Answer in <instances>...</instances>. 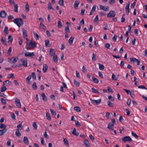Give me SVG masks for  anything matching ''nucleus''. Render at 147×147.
Returning a JSON list of instances; mask_svg holds the SVG:
<instances>
[{"label": "nucleus", "instance_id": "423d86ee", "mask_svg": "<svg viewBox=\"0 0 147 147\" xmlns=\"http://www.w3.org/2000/svg\"><path fill=\"white\" fill-rule=\"evenodd\" d=\"M115 15L116 14L115 12L114 11L111 10L107 14V16L108 18H113L114 17Z\"/></svg>", "mask_w": 147, "mask_h": 147}, {"label": "nucleus", "instance_id": "c756f323", "mask_svg": "<svg viewBox=\"0 0 147 147\" xmlns=\"http://www.w3.org/2000/svg\"><path fill=\"white\" fill-rule=\"evenodd\" d=\"M92 80L93 82L95 83H98V80L94 76H92Z\"/></svg>", "mask_w": 147, "mask_h": 147}, {"label": "nucleus", "instance_id": "5701e85b", "mask_svg": "<svg viewBox=\"0 0 147 147\" xmlns=\"http://www.w3.org/2000/svg\"><path fill=\"white\" fill-rule=\"evenodd\" d=\"M79 2L78 1H76L74 5V7L75 9H77L79 4Z\"/></svg>", "mask_w": 147, "mask_h": 147}, {"label": "nucleus", "instance_id": "c03bdc74", "mask_svg": "<svg viewBox=\"0 0 147 147\" xmlns=\"http://www.w3.org/2000/svg\"><path fill=\"white\" fill-rule=\"evenodd\" d=\"M94 21L95 23H98V22H99V20H98V15H97L96 16L95 19L94 20Z\"/></svg>", "mask_w": 147, "mask_h": 147}, {"label": "nucleus", "instance_id": "ea45409f", "mask_svg": "<svg viewBox=\"0 0 147 147\" xmlns=\"http://www.w3.org/2000/svg\"><path fill=\"white\" fill-rule=\"evenodd\" d=\"M74 84L77 86H80V83L79 82L77 81L76 80H74Z\"/></svg>", "mask_w": 147, "mask_h": 147}, {"label": "nucleus", "instance_id": "4be33fe9", "mask_svg": "<svg viewBox=\"0 0 147 147\" xmlns=\"http://www.w3.org/2000/svg\"><path fill=\"white\" fill-rule=\"evenodd\" d=\"M84 143L86 146L88 147L90 146L89 142L87 140H86L84 141Z\"/></svg>", "mask_w": 147, "mask_h": 147}, {"label": "nucleus", "instance_id": "58836bf2", "mask_svg": "<svg viewBox=\"0 0 147 147\" xmlns=\"http://www.w3.org/2000/svg\"><path fill=\"white\" fill-rule=\"evenodd\" d=\"M13 5L14 7V11L16 12H18V6L17 5H15V3H14Z\"/></svg>", "mask_w": 147, "mask_h": 147}, {"label": "nucleus", "instance_id": "bf43d9fd", "mask_svg": "<svg viewBox=\"0 0 147 147\" xmlns=\"http://www.w3.org/2000/svg\"><path fill=\"white\" fill-rule=\"evenodd\" d=\"M34 37L36 38V40H38L39 39V37L38 35L35 33L34 32Z\"/></svg>", "mask_w": 147, "mask_h": 147}, {"label": "nucleus", "instance_id": "2f4dec72", "mask_svg": "<svg viewBox=\"0 0 147 147\" xmlns=\"http://www.w3.org/2000/svg\"><path fill=\"white\" fill-rule=\"evenodd\" d=\"M8 28V27L7 26H6L4 30V33L6 35L8 34L9 33Z\"/></svg>", "mask_w": 147, "mask_h": 147}, {"label": "nucleus", "instance_id": "f257e3e1", "mask_svg": "<svg viewBox=\"0 0 147 147\" xmlns=\"http://www.w3.org/2000/svg\"><path fill=\"white\" fill-rule=\"evenodd\" d=\"M26 48L27 50L31 49L34 47H36L37 43L35 42H32L28 38L26 39Z\"/></svg>", "mask_w": 147, "mask_h": 147}, {"label": "nucleus", "instance_id": "e2e57ef3", "mask_svg": "<svg viewBox=\"0 0 147 147\" xmlns=\"http://www.w3.org/2000/svg\"><path fill=\"white\" fill-rule=\"evenodd\" d=\"M11 117L12 119H13L14 120H15L16 119V118L15 115L14 113H13L11 115Z\"/></svg>", "mask_w": 147, "mask_h": 147}, {"label": "nucleus", "instance_id": "052dcab7", "mask_svg": "<svg viewBox=\"0 0 147 147\" xmlns=\"http://www.w3.org/2000/svg\"><path fill=\"white\" fill-rule=\"evenodd\" d=\"M107 88H108L107 90L108 92H109L112 93H113V91L112 89L110 87H108Z\"/></svg>", "mask_w": 147, "mask_h": 147}, {"label": "nucleus", "instance_id": "3c124183", "mask_svg": "<svg viewBox=\"0 0 147 147\" xmlns=\"http://www.w3.org/2000/svg\"><path fill=\"white\" fill-rule=\"evenodd\" d=\"M31 74L32 78L36 80V75H35V73L32 72V73Z\"/></svg>", "mask_w": 147, "mask_h": 147}, {"label": "nucleus", "instance_id": "69168bd1", "mask_svg": "<svg viewBox=\"0 0 147 147\" xmlns=\"http://www.w3.org/2000/svg\"><path fill=\"white\" fill-rule=\"evenodd\" d=\"M136 3L135 2H134L131 5V7L132 8H133L135 5H136Z\"/></svg>", "mask_w": 147, "mask_h": 147}, {"label": "nucleus", "instance_id": "7ed1b4c3", "mask_svg": "<svg viewBox=\"0 0 147 147\" xmlns=\"http://www.w3.org/2000/svg\"><path fill=\"white\" fill-rule=\"evenodd\" d=\"M43 21V20H42L41 21V22H40V24L39 26V29L42 31H45L46 29V27L45 26L44 24H43L42 23Z\"/></svg>", "mask_w": 147, "mask_h": 147}, {"label": "nucleus", "instance_id": "1a4fd4ad", "mask_svg": "<svg viewBox=\"0 0 147 147\" xmlns=\"http://www.w3.org/2000/svg\"><path fill=\"white\" fill-rule=\"evenodd\" d=\"M15 102L17 107L19 108L21 107V104L19 100L17 98H16L15 99Z\"/></svg>", "mask_w": 147, "mask_h": 147}, {"label": "nucleus", "instance_id": "ddd939ff", "mask_svg": "<svg viewBox=\"0 0 147 147\" xmlns=\"http://www.w3.org/2000/svg\"><path fill=\"white\" fill-rule=\"evenodd\" d=\"M35 55L34 53L27 52L25 54V56L26 57H31Z\"/></svg>", "mask_w": 147, "mask_h": 147}, {"label": "nucleus", "instance_id": "864d4df0", "mask_svg": "<svg viewBox=\"0 0 147 147\" xmlns=\"http://www.w3.org/2000/svg\"><path fill=\"white\" fill-rule=\"evenodd\" d=\"M92 60L93 61H96V55L94 54H92Z\"/></svg>", "mask_w": 147, "mask_h": 147}, {"label": "nucleus", "instance_id": "e433bc0d", "mask_svg": "<svg viewBox=\"0 0 147 147\" xmlns=\"http://www.w3.org/2000/svg\"><path fill=\"white\" fill-rule=\"evenodd\" d=\"M107 104L109 106L111 107H113V105L110 101H108L107 102Z\"/></svg>", "mask_w": 147, "mask_h": 147}, {"label": "nucleus", "instance_id": "412c9836", "mask_svg": "<svg viewBox=\"0 0 147 147\" xmlns=\"http://www.w3.org/2000/svg\"><path fill=\"white\" fill-rule=\"evenodd\" d=\"M54 50L52 48L49 51V55L52 57L55 55V53L53 52Z\"/></svg>", "mask_w": 147, "mask_h": 147}, {"label": "nucleus", "instance_id": "09e8293b", "mask_svg": "<svg viewBox=\"0 0 147 147\" xmlns=\"http://www.w3.org/2000/svg\"><path fill=\"white\" fill-rule=\"evenodd\" d=\"M131 134L133 136L136 138H138L139 137L136 134V133L133 131H132Z\"/></svg>", "mask_w": 147, "mask_h": 147}, {"label": "nucleus", "instance_id": "393cba45", "mask_svg": "<svg viewBox=\"0 0 147 147\" xmlns=\"http://www.w3.org/2000/svg\"><path fill=\"white\" fill-rule=\"evenodd\" d=\"M48 8L50 10H54V8L52 7L51 3L50 2H49L48 3Z\"/></svg>", "mask_w": 147, "mask_h": 147}, {"label": "nucleus", "instance_id": "79ce46f5", "mask_svg": "<svg viewBox=\"0 0 147 147\" xmlns=\"http://www.w3.org/2000/svg\"><path fill=\"white\" fill-rule=\"evenodd\" d=\"M112 79L113 80H117V78L115 74H113L112 76Z\"/></svg>", "mask_w": 147, "mask_h": 147}, {"label": "nucleus", "instance_id": "f3484780", "mask_svg": "<svg viewBox=\"0 0 147 147\" xmlns=\"http://www.w3.org/2000/svg\"><path fill=\"white\" fill-rule=\"evenodd\" d=\"M42 99L45 102L47 101V98L45 95L44 93H42L41 94Z\"/></svg>", "mask_w": 147, "mask_h": 147}, {"label": "nucleus", "instance_id": "dca6fc26", "mask_svg": "<svg viewBox=\"0 0 147 147\" xmlns=\"http://www.w3.org/2000/svg\"><path fill=\"white\" fill-rule=\"evenodd\" d=\"M48 68V67L47 64H43V71L44 72H46Z\"/></svg>", "mask_w": 147, "mask_h": 147}, {"label": "nucleus", "instance_id": "b1692460", "mask_svg": "<svg viewBox=\"0 0 147 147\" xmlns=\"http://www.w3.org/2000/svg\"><path fill=\"white\" fill-rule=\"evenodd\" d=\"M25 9L26 11L28 12L29 11V7L27 2H26Z\"/></svg>", "mask_w": 147, "mask_h": 147}, {"label": "nucleus", "instance_id": "aec40b11", "mask_svg": "<svg viewBox=\"0 0 147 147\" xmlns=\"http://www.w3.org/2000/svg\"><path fill=\"white\" fill-rule=\"evenodd\" d=\"M16 134L17 137H20L21 136V134L20 132V131L18 129H16Z\"/></svg>", "mask_w": 147, "mask_h": 147}, {"label": "nucleus", "instance_id": "13d9d810", "mask_svg": "<svg viewBox=\"0 0 147 147\" xmlns=\"http://www.w3.org/2000/svg\"><path fill=\"white\" fill-rule=\"evenodd\" d=\"M108 98L109 100H111L112 101H114V98L112 97L111 95L109 96L108 97Z\"/></svg>", "mask_w": 147, "mask_h": 147}, {"label": "nucleus", "instance_id": "a19ab883", "mask_svg": "<svg viewBox=\"0 0 147 147\" xmlns=\"http://www.w3.org/2000/svg\"><path fill=\"white\" fill-rule=\"evenodd\" d=\"M57 24V26L58 27L60 28L62 26V24L61 22L60 19H59V20L58 21Z\"/></svg>", "mask_w": 147, "mask_h": 147}, {"label": "nucleus", "instance_id": "473e14b6", "mask_svg": "<svg viewBox=\"0 0 147 147\" xmlns=\"http://www.w3.org/2000/svg\"><path fill=\"white\" fill-rule=\"evenodd\" d=\"M33 89L34 90H36L37 89V86L36 83L35 82H34L32 85Z\"/></svg>", "mask_w": 147, "mask_h": 147}, {"label": "nucleus", "instance_id": "4468645a", "mask_svg": "<svg viewBox=\"0 0 147 147\" xmlns=\"http://www.w3.org/2000/svg\"><path fill=\"white\" fill-rule=\"evenodd\" d=\"M23 141L24 143L27 145H28L29 144V140L28 139V138L26 137H24V138L23 139Z\"/></svg>", "mask_w": 147, "mask_h": 147}, {"label": "nucleus", "instance_id": "2eb2a0df", "mask_svg": "<svg viewBox=\"0 0 147 147\" xmlns=\"http://www.w3.org/2000/svg\"><path fill=\"white\" fill-rule=\"evenodd\" d=\"M7 131V129H3L0 130V136H2Z\"/></svg>", "mask_w": 147, "mask_h": 147}, {"label": "nucleus", "instance_id": "8fccbe9b", "mask_svg": "<svg viewBox=\"0 0 147 147\" xmlns=\"http://www.w3.org/2000/svg\"><path fill=\"white\" fill-rule=\"evenodd\" d=\"M7 89V88L6 87L3 86L1 88V91L2 92H3L5 91Z\"/></svg>", "mask_w": 147, "mask_h": 147}, {"label": "nucleus", "instance_id": "a211bd4d", "mask_svg": "<svg viewBox=\"0 0 147 147\" xmlns=\"http://www.w3.org/2000/svg\"><path fill=\"white\" fill-rule=\"evenodd\" d=\"M53 60L54 62L55 63H57L58 62V59L57 56V55H54L53 57Z\"/></svg>", "mask_w": 147, "mask_h": 147}, {"label": "nucleus", "instance_id": "6ab92c4d", "mask_svg": "<svg viewBox=\"0 0 147 147\" xmlns=\"http://www.w3.org/2000/svg\"><path fill=\"white\" fill-rule=\"evenodd\" d=\"M72 133L74 135L76 136H78L79 135V133L76 131L75 128H74L73 129V130L72 132Z\"/></svg>", "mask_w": 147, "mask_h": 147}, {"label": "nucleus", "instance_id": "0eeeda50", "mask_svg": "<svg viewBox=\"0 0 147 147\" xmlns=\"http://www.w3.org/2000/svg\"><path fill=\"white\" fill-rule=\"evenodd\" d=\"M92 103L94 105H98L101 103V99H99L98 100H93L92 99H90Z\"/></svg>", "mask_w": 147, "mask_h": 147}, {"label": "nucleus", "instance_id": "cd10ccee", "mask_svg": "<svg viewBox=\"0 0 147 147\" xmlns=\"http://www.w3.org/2000/svg\"><path fill=\"white\" fill-rule=\"evenodd\" d=\"M92 92L95 94H99V92L97 89L94 88H92Z\"/></svg>", "mask_w": 147, "mask_h": 147}, {"label": "nucleus", "instance_id": "9d476101", "mask_svg": "<svg viewBox=\"0 0 147 147\" xmlns=\"http://www.w3.org/2000/svg\"><path fill=\"white\" fill-rule=\"evenodd\" d=\"M130 4V2H128V3H127L126 6L125 7V11L126 14L128 15L129 13V5Z\"/></svg>", "mask_w": 147, "mask_h": 147}, {"label": "nucleus", "instance_id": "7c9ffc66", "mask_svg": "<svg viewBox=\"0 0 147 147\" xmlns=\"http://www.w3.org/2000/svg\"><path fill=\"white\" fill-rule=\"evenodd\" d=\"M46 117L48 120H51V115H50L49 113L48 112L46 113Z\"/></svg>", "mask_w": 147, "mask_h": 147}, {"label": "nucleus", "instance_id": "c9c22d12", "mask_svg": "<svg viewBox=\"0 0 147 147\" xmlns=\"http://www.w3.org/2000/svg\"><path fill=\"white\" fill-rule=\"evenodd\" d=\"M74 38L73 37H71L69 39L68 41V42L70 45H71L72 44L73 40V39H74Z\"/></svg>", "mask_w": 147, "mask_h": 147}, {"label": "nucleus", "instance_id": "de8ad7c7", "mask_svg": "<svg viewBox=\"0 0 147 147\" xmlns=\"http://www.w3.org/2000/svg\"><path fill=\"white\" fill-rule=\"evenodd\" d=\"M31 76L30 75L26 79V81L27 83H28L29 81L31 79Z\"/></svg>", "mask_w": 147, "mask_h": 147}, {"label": "nucleus", "instance_id": "680f3d73", "mask_svg": "<svg viewBox=\"0 0 147 147\" xmlns=\"http://www.w3.org/2000/svg\"><path fill=\"white\" fill-rule=\"evenodd\" d=\"M44 137L45 138H46L47 139L49 138V136L47 135V132L46 131L44 134Z\"/></svg>", "mask_w": 147, "mask_h": 147}, {"label": "nucleus", "instance_id": "774afa93", "mask_svg": "<svg viewBox=\"0 0 147 147\" xmlns=\"http://www.w3.org/2000/svg\"><path fill=\"white\" fill-rule=\"evenodd\" d=\"M131 102V100L130 99H128L127 101V105L129 106H130V104Z\"/></svg>", "mask_w": 147, "mask_h": 147}, {"label": "nucleus", "instance_id": "6e6d98bb", "mask_svg": "<svg viewBox=\"0 0 147 147\" xmlns=\"http://www.w3.org/2000/svg\"><path fill=\"white\" fill-rule=\"evenodd\" d=\"M138 88H140L145 89L147 90V88L144 86L143 85H142L138 86Z\"/></svg>", "mask_w": 147, "mask_h": 147}, {"label": "nucleus", "instance_id": "a18cd8bd", "mask_svg": "<svg viewBox=\"0 0 147 147\" xmlns=\"http://www.w3.org/2000/svg\"><path fill=\"white\" fill-rule=\"evenodd\" d=\"M75 123L77 127H79L81 126L80 123L78 121H75Z\"/></svg>", "mask_w": 147, "mask_h": 147}, {"label": "nucleus", "instance_id": "f704fd0d", "mask_svg": "<svg viewBox=\"0 0 147 147\" xmlns=\"http://www.w3.org/2000/svg\"><path fill=\"white\" fill-rule=\"evenodd\" d=\"M8 42H11L13 40V38H12V36L11 35H9L8 37Z\"/></svg>", "mask_w": 147, "mask_h": 147}, {"label": "nucleus", "instance_id": "f8f14e48", "mask_svg": "<svg viewBox=\"0 0 147 147\" xmlns=\"http://www.w3.org/2000/svg\"><path fill=\"white\" fill-rule=\"evenodd\" d=\"M7 15V14L5 11H2L0 12V16L1 18H5Z\"/></svg>", "mask_w": 147, "mask_h": 147}, {"label": "nucleus", "instance_id": "bb28decb", "mask_svg": "<svg viewBox=\"0 0 147 147\" xmlns=\"http://www.w3.org/2000/svg\"><path fill=\"white\" fill-rule=\"evenodd\" d=\"M7 126L5 124L3 123H1L0 124V128L3 129H6Z\"/></svg>", "mask_w": 147, "mask_h": 147}, {"label": "nucleus", "instance_id": "6e6552de", "mask_svg": "<svg viewBox=\"0 0 147 147\" xmlns=\"http://www.w3.org/2000/svg\"><path fill=\"white\" fill-rule=\"evenodd\" d=\"M130 61L131 62H133L134 63H137V65H140V61L138 59H136V58H130Z\"/></svg>", "mask_w": 147, "mask_h": 147}, {"label": "nucleus", "instance_id": "4c0bfd02", "mask_svg": "<svg viewBox=\"0 0 147 147\" xmlns=\"http://www.w3.org/2000/svg\"><path fill=\"white\" fill-rule=\"evenodd\" d=\"M5 38L4 39H3V38L2 37L1 38V42L2 43L4 44L5 45L7 46V43L5 42Z\"/></svg>", "mask_w": 147, "mask_h": 147}, {"label": "nucleus", "instance_id": "72a5a7b5", "mask_svg": "<svg viewBox=\"0 0 147 147\" xmlns=\"http://www.w3.org/2000/svg\"><path fill=\"white\" fill-rule=\"evenodd\" d=\"M63 142H64V144L66 146H69V143L68 142L67 139L65 138L63 140Z\"/></svg>", "mask_w": 147, "mask_h": 147}, {"label": "nucleus", "instance_id": "603ef678", "mask_svg": "<svg viewBox=\"0 0 147 147\" xmlns=\"http://www.w3.org/2000/svg\"><path fill=\"white\" fill-rule=\"evenodd\" d=\"M59 4L60 5L63 6L64 5L63 0H59Z\"/></svg>", "mask_w": 147, "mask_h": 147}, {"label": "nucleus", "instance_id": "39448f33", "mask_svg": "<svg viewBox=\"0 0 147 147\" xmlns=\"http://www.w3.org/2000/svg\"><path fill=\"white\" fill-rule=\"evenodd\" d=\"M122 140L124 142H130L132 141L131 138L129 136H126L123 137Z\"/></svg>", "mask_w": 147, "mask_h": 147}, {"label": "nucleus", "instance_id": "9b49d317", "mask_svg": "<svg viewBox=\"0 0 147 147\" xmlns=\"http://www.w3.org/2000/svg\"><path fill=\"white\" fill-rule=\"evenodd\" d=\"M23 30V36L24 37V38L26 39H26L28 38H27L28 35L27 34V31L25 29H24V28L22 29Z\"/></svg>", "mask_w": 147, "mask_h": 147}, {"label": "nucleus", "instance_id": "c85d7f7f", "mask_svg": "<svg viewBox=\"0 0 147 147\" xmlns=\"http://www.w3.org/2000/svg\"><path fill=\"white\" fill-rule=\"evenodd\" d=\"M74 110L76 111L77 112H80L81 111V108L78 107H74Z\"/></svg>", "mask_w": 147, "mask_h": 147}, {"label": "nucleus", "instance_id": "4d7b16f0", "mask_svg": "<svg viewBox=\"0 0 147 147\" xmlns=\"http://www.w3.org/2000/svg\"><path fill=\"white\" fill-rule=\"evenodd\" d=\"M1 101L2 104H6V100L3 98H1Z\"/></svg>", "mask_w": 147, "mask_h": 147}, {"label": "nucleus", "instance_id": "37998d69", "mask_svg": "<svg viewBox=\"0 0 147 147\" xmlns=\"http://www.w3.org/2000/svg\"><path fill=\"white\" fill-rule=\"evenodd\" d=\"M65 30L66 33H69L70 32L69 26H67V27L65 28Z\"/></svg>", "mask_w": 147, "mask_h": 147}, {"label": "nucleus", "instance_id": "5fc2aeb1", "mask_svg": "<svg viewBox=\"0 0 147 147\" xmlns=\"http://www.w3.org/2000/svg\"><path fill=\"white\" fill-rule=\"evenodd\" d=\"M33 126L34 127V129L35 130H36L37 129L38 126L36 122H34V124L33 125Z\"/></svg>", "mask_w": 147, "mask_h": 147}, {"label": "nucleus", "instance_id": "f03ea898", "mask_svg": "<svg viewBox=\"0 0 147 147\" xmlns=\"http://www.w3.org/2000/svg\"><path fill=\"white\" fill-rule=\"evenodd\" d=\"M13 22L19 28L24 24L21 18H16L13 20Z\"/></svg>", "mask_w": 147, "mask_h": 147}, {"label": "nucleus", "instance_id": "a878e982", "mask_svg": "<svg viewBox=\"0 0 147 147\" xmlns=\"http://www.w3.org/2000/svg\"><path fill=\"white\" fill-rule=\"evenodd\" d=\"M98 65L99 67V69H100L102 70L104 69V67L103 65L99 63H98Z\"/></svg>", "mask_w": 147, "mask_h": 147}, {"label": "nucleus", "instance_id": "20e7f679", "mask_svg": "<svg viewBox=\"0 0 147 147\" xmlns=\"http://www.w3.org/2000/svg\"><path fill=\"white\" fill-rule=\"evenodd\" d=\"M20 61L22 63V65L24 67H27V60L26 59H23L22 58L20 59Z\"/></svg>", "mask_w": 147, "mask_h": 147}, {"label": "nucleus", "instance_id": "0e129e2a", "mask_svg": "<svg viewBox=\"0 0 147 147\" xmlns=\"http://www.w3.org/2000/svg\"><path fill=\"white\" fill-rule=\"evenodd\" d=\"M82 70L83 72L85 73L87 71V70L86 69L85 66L83 65L82 68Z\"/></svg>", "mask_w": 147, "mask_h": 147}, {"label": "nucleus", "instance_id": "49530a36", "mask_svg": "<svg viewBox=\"0 0 147 147\" xmlns=\"http://www.w3.org/2000/svg\"><path fill=\"white\" fill-rule=\"evenodd\" d=\"M50 111L52 115L55 116L56 115V113L55 111H54L53 109H50Z\"/></svg>", "mask_w": 147, "mask_h": 147}, {"label": "nucleus", "instance_id": "338daca9", "mask_svg": "<svg viewBox=\"0 0 147 147\" xmlns=\"http://www.w3.org/2000/svg\"><path fill=\"white\" fill-rule=\"evenodd\" d=\"M89 138L90 139L92 140H94V138L91 134H90L89 135Z\"/></svg>", "mask_w": 147, "mask_h": 147}]
</instances>
